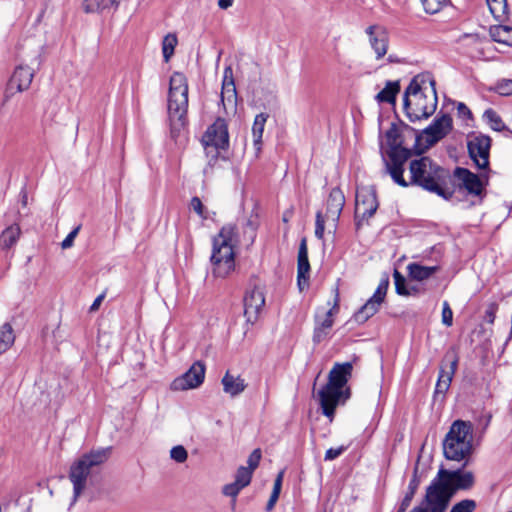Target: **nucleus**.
<instances>
[{
    "instance_id": "nucleus-24",
    "label": "nucleus",
    "mask_w": 512,
    "mask_h": 512,
    "mask_svg": "<svg viewBox=\"0 0 512 512\" xmlns=\"http://www.w3.org/2000/svg\"><path fill=\"white\" fill-rule=\"evenodd\" d=\"M310 264L308 260V249L306 240L303 239L300 243L298 251V267H297V280L300 290L308 286Z\"/></svg>"
},
{
    "instance_id": "nucleus-40",
    "label": "nucleus",
    "mask_w": 512,
    "mask_h": 512,
    "mask_svg": "<svg viewBox=\"0 0 512 512\" xmlns=\"http://www.w3.org/2000/svg\"><path fill=\"white\" fill-rule=\"evenodd\" d=\"M492 91L496 92L501 96H511L512 95V79H501L499 80L493 88Z\"/></svg>"
},
{
    "instance_id": "nucleus-9",
    "label": "nucleus",
    "mask_w": 512,
    "mask_h": 512,
    "mask_svg": "<svg viewBox=\"0 0 512 512\" xmlns=\"http://www.w3.org/2000/svg\"><path fill=\"white\" fill-rule=\"evenodd\" d=\"M345 205V196L341 189L338 187L333 188L330 191L326 212L323 214L321 211L316 213L315 221V236L318 239H323L325 224L329 223L333 229H336L337 222Z\"/></svg>"
},
{
    "instance_id": "nucleus-59",
    "label": "nucleus",
    "mask_w": 512,
    "mask_h": 512,
    "mask_svg": "<svg viewBox=\"0 0 512 512\" xmlns=\"http://www.w3.org/2000/svg\"><path fill=\"white\" fill-rule=\"evenodd\" d=\"M106 4H108L107 9H114L116 10L119 6L120 0H105Z\"/></svg>"
},
{
    "instance_id": "nucleus-12",
    "label": "nucleus",
    "mask_w": 512,
    "mask_h": 512,
    "mask_svg": "<svg viewBox=\"0 0 512 512\" xmlns=\"http://www.w3.org/2000/svg\"><path fill=\"white\" fill-rule=\"evenodd\" d=\"M205 365L201 361L192 364L188 371L175 378L170 388L173 391H185L199 387L205 378Z\"/></svg>"
},
{
    "instance_id": "nucleus-2",
    "label": "nucleus",
    "mask_w": 512,
    "mask_h": 512,
    "mask_svg": "<svg viewBox=\"0 0 512 512\" xmlns=\"http://www.w3.org/2000/svg\"><path fill=\"white\" fill-rule=\"evenodd\" d=\"M438 103L435 82L428 76H415L405 90L403 106L411 122L429 118Z\"/></svg>"
},
{
    "instance_id": "nucleus-41",
    "label": "nucleus",
    "mask_w": 512,
    "mask_h": 512,
    "mask_svg": "<svg viewBox=\"0 0 512 512\" xmlns=\"http://www.w3.org/2000/svg\"><path fill=\"white\" fill-rule=\"evenodd\" d=\"M107 6L105 0H85L83 3L86 13L102 12L106 10Z\"/></svg>"
},
{
    "instance_id": "nucleus-48",
    "label": "nucleus",
    "mask_w": 512,
    "mask_h": 512,
    "mask_svg": "<svg viewBox=\"0 0 512 512\" xmlns=\"http://www.w3.org/2000/svg\"><path fill=\"white\" fill-rule=\"evenodd\" d=\"M415 493L416 492H413V491H410L407 489L396 512H405L408 509V507L410 506Z\"/></svg>"
},
{
    "instance_id": "nucleus-28",
    "label": "nucleus",
    "mask_w": 512,
    "mask_h": 512,
    "mask_svg": "<svg viewBox=\"0 0 512 512\" xmlns=\"http://www.w3.org/2000/svg\"><path fill=\"white\" fill-rule=\"evenodd\" d=\"M489 35L493 41L507 46H512V27L506 25H494L489 29Z\"/></svg>"
},
{
    "instance_id": "nucleus-53",
    "label": "nucleus",
    "mask_w": 512,
    "mask_h": 512,
    "mask_svg": "<svg viewBox=\"0 0 512 512\" xmlns=\"http://www.w3.org/2000/svg\"><path fill=\"white\" fill-rule=\"evenodd\" d=\"M283 474H284L283 471L279 472V474L277 475V477L274 481V485H273L272 492H276V494H278V495H280V491H281V487H282Z\"/></svg>"
},
{
    "instance_id": "nucleus-13",
    "label": "nucleus",
    "mask_w": 512,
    "mask_h": 512,
    "mask_svg": "<svg viewBox=\"0 0 512 512\" xmlns=\"http://www.w3.org/2000/svg\"><path fill=\"white\" fill-rule=\"evenodd\" d=\"M470 158L479 169L489 167V156L491 148V138L487 135L479 134L471 137L467 143Z\"/></svg>"
},
{
    "instance_id": "nucleus-25",
    "label": "nucleus",
    "mask_w": 512,
    "mask_h": 512,
    "mask_svg": "<svg viewBox=\"0 0 512 512\" xmlns=\"http://www.w3.org/2000/svg\"><path fill=\"white\" fill-rule=\"evenodd\" d=\"M223 391L231 397L238 396L245 389L247 384L240 375H234L227 371L221 380Z\"/></svg>"
},
{
    "instance_id": "nucleus-17",
    "label": "nucleus",
    "mask_w": 512,
    "mask_h": 512,
    "mask_svg": "<svg viewBox=\"0 0 512 512\" xmlns=\"http://www.w3.org/2000/svg\"><path fill=\"white\" fill-rule=\"evenodd\" d=\"M221 102L226 113H236L237 91L231 66L225 67L223 72Z\"/></svg>"
},
{
    "instance_id": "nucleus-34",
    "label": "nucleus",
    "mask_w": 512,
    "mask_h": 512,
    "mask_svg": "<svg viewBox=\"0 0 512 512\" xmlns=\"http://www.w3.org/2000/svg\"><path fill=\"white\" fill-rule=\"evenodd\" d=\"M483 119L490 126V128L493 129L494 131L500 132L506 128L500 115L495 110H493L491 108L485 110V112L483 114Z\"/></svg>"
},
{
    "instance_id": "nucleus-39",
    "label": "nucleus",
    "mask_w": 512,
    "mask_h": 512,
    "mask_svg": "<svg viewBox=\"0 0 512 512\" xmlns=\"http://www.w3.org/2000/svg\"><path fill=\"white\" fill-rule=\"evenodd\" d=\"M426 13H438L446 4L448 0H420Z\"/></svg>"
},
{
    "instance_id": "nucleus-29",
    "label": "nucleus",
    "mask_w": 512,
    "mask_h": 512,
    "mask_svg": "<svg viewBox=\"0 0 512 512\" xmlns=\"http://www.w3.org/2000/svg\"><path fill=\"white\" fill-rule=\"evenodd\" d=\"M399 91V81H387L385 87L376 95L375 98L379 103L393 104L396 101V96Z\"/></svg>"
},
{
    "instance_id": "nucleus-14",
    "label": "nucleus",
    "mask_w": 512,
    "mask_h": 512,
    "mask_svg": "<svg viewBox=\"0 0 512 512\" xmlns=\"http://www.w3.org/2000/svg\"><path fill=\"white\" fill-rule=\"evenodd\" d=\"M389 286L388 278L382 279L374 292L373 296L370 297L366 303L354 314V320L362 324L366 322L369 318L375 315L381 304L383 303L387 289Z\"/></svg>"
},
{
    "instance_id": "nucleus-33",
    "label": "nucleus",
    "mask_w": 512,
    "mask_h": 512,
    "mask_svg": "<svg viewBox=\"0 0 512 512\" xmlns=\"http://www.w3.org/2000/svg\"><path fill=\"white\" fill-rule=\"evenodd\" d=\"M338 311H339V292H338V288H336L333 305L326 312L324 319L318 323L317 327L323 328L326 331L329 330L333 326V322H334L333 315L338 313Z\"/></svg>"
},
{
    "instance_id": "nucleus-18",
    "label": "nucleus",
    "mask_w": 512,
    "mask_h": 512,
    "mask_svg": "<svg viewBox=\"0 0 512 512\" xmlns=\"http://www.w3.org/2000/svg\"><path fill=\"white\" fill-rule=\"evenodd\" d=\"M454 178L459 188L467 191L473 196H482L484 191V183L478 175L472 173L466 168L457 167L454 171Z\"/></svg>"
},
{
    "instance_id": "nucleus-54",
    "label": "nucleus",
    "mask_w": 512,
    "mask_h": 512,
    "mask_svg": "<svg viewBox=\"0 0 512 512\" xmlns=\"http://www.w3.org/2000/svg\"><path fill=\"white\" fill-rule=\"evenodd\" d=\"M105 298V294H100L99 296L96 297V299L93 301L92 305L90 306V312H95L99 309L102 301L104 300Z\"/></svg>"
},
{
    "instance_id": "nucleus-30",
    "label": "nucleus",
    "mask_w": 512,
    "mask_h": 512,
    "mask_svg": "<svg viewBox=\"0 0 512 512\" xmlns=\"http://www.w3.org/2000/svg\"><path fill=\"white\" fill-rule=\"evenodd\" d=\"M408 274L411 279L423 281L431 277L437 270V266H422L417 263H410L407 266Z\"/></svg>"
},
{
    "instance_id": "nucleus-43",
    "label": "nucleus",
    "mask_w": 512,
    "mask_h": 512,
    "mask_svg": "<svg viewBox=\"0 0 512 512\" xmlns=\"http://www.w3.org/2000/svg\"><path fill=\"white\" fill-rule=\"evenodd\" d=\"M421 483V475L419 474V460L416 462V465L413 470L412 478L408 484V490L416 492L419 485Z\"/></svg>"
},
{
    "instance_id": "nucleus-27",
    "label": "nucleus",
    "mask_w": 512,
    "mask_h": 512,
    "mask_svg": "<svg viewBox=\"0 0 512 512\" xmlns=\"http://www.w3.org/2000/svg\"><path fill=\"white\" fill-rule=\"evenodd\" d=\"M267 119L268 115L265 113L256 115L254 119L252 126V137L256 155H258L262 149V136Z\"/></svg>"
},
{
    "instance_id": "nucleus-31",
    "label": "nucleus",
    "mask_w": 512,
    "mask_h": 512,
    "mask_svg": "<svg viewBox=\"0 0 512 512\" xmlns=\"http://www.w3.org/2000/svg\"><path fill=\"white\" fill-rule=\"evenodd\" d=\"M493 17L498 21H504L508 14L507 0H486Z\"/></svg>"
},
{
    "instance_id": "nucleus-11",
    "label": "nucleus",
    "mask_w": 512,
    "mask_h": 512,
    "mask_svg": "<svg viewBox=\"0 0 512 512\" xmlns=\"http://www.w3.org/2000/svg\"><path fill=\"white\" fill-rule=\"evenodd\" d=\"M35 75V70L28 65H18L7 84L4 101H8L15 93L29 89Z\"/></svg>"
},
{
    "instance_id": "nucleus-52",
    "label": "nucleus",
    "mask_w": 512,
    "mask_h": 512,
    "mask_svg": "<svg viewBox=\"0 0 512 512\" xmlns=\"http://www.w3.org/2000/svg\"><path fill=\"white\" fill-rule=\"evenodd\" d=\"M327 336V331L323 328L315 327L313 334V341L315 343H320Z\"/></svg>"
},
{
    "instance_id": "nucleus-38",
    "label": "nucleus",
    "mask_w": 512,
    "mask_h": 512,
    "mask_svg": "<svg viewBox=\"0 0 512 512\" xmlns=\"http://www.w3.org/2000/svg\"><path fill=\"white\" fill-rule=\"evenodd\" d=\"M477 503L473 499H464L454 504L450 512H474L476 510Z\"/></svg>"
},
{
    "instance_id": "nucleus-36",
    "label": "nucleus",
    "mask_w": 512,
    "mask_h": 512,
    "mask_svg": "<svg viewBox=\"0 0 512 512\" xmlns=\"http://www.w3.org/2000/svg\"><path fill=\"white\" fill-rule=\"evenodd\" d=\"M393 278H394L395 290H396L397 294L403 295V296L411 295V291L408 290L406 287L405 277L398 270H394Z\"/></svg>"
},
{
    "instance_id": "nucleus-45",
    "label": "nucleus",
    "mask_w": 512,
    "mask_h": 512,
    "mask_svg": "<svg viewBox=\"0 0 512 512\" xmlns=\"http://www.w3.org/2000/svg\"><path fill=\"white\" fill-rule=\"evenodd\" d=\"M261 460V450L255 449L248 457V469L254 472V470L258 467Z\"/></svg>"
},
{
    "instance_id": "nucleus-23",
    "label": "nucleus",
    "mask_w": 512,
    "mask_h": 512,
    "mask_svg": "<svg viewBox=\"0 0 512 512\" xmlns=\"http://www.w3.org/2000/svg\"><path fill=\"white\" fill-rule=\"evenodd\" d=\"M366 33L369 35V41L371 47L376 53V58H382L388 49V34L382 27L379 26H369L366 29Z\"/></svg>"
},
{
    "instance_id": "nucleus-60",
    "label": "nucleus",
    "mask_w": 512,
    "mask_h": 512,
    "mask_svg": "<svg viewBox=\"0 0 512 512\" xmlns=\"http://www.w3.org/2000/svg\"><path fill=\"white\" fill-rule=\"evenodd\" d=\"M36 62H37V65L39 66L41 63L40 55H37Z\"/></svg>"
},
{
    "instance_id": "nucleus-32",
    "label": "nucleus",
    "mask_w": 512,
    "mask_h": 512,
    "mask_svg": "<svg viewBox=\"0 0 512 512\" xmlns=\"http://www.w3.org/2000/svg\"><path fill=\"white\" fill-rule=\"evenodd\" d=\"M15 334L12 326L5 323L0 328V355L6 352L14 343Z\"/></svg>"
},
{
    "instance_id": "nucleus-55",
    "label": "nucleus",
    "mask_w": 512,
    "mask_h": 512,
    "mask_svg": "<svg viewBox=\"0 0 512 512\" xmlns=\"http://www.w3.org/2000/svg\"><path fill=\"white\" fill-rule=\"evenodd\" d=\"M278 498H279V495L276 494V492H272L271 493L270 498H269V500L267 502V505H266V510L267 511H271L274 508Z\"/></svg>"
},
{
    "instance_id": "nucleus-15",
    "label": "nucleus",
    "mask_w": 512,
    "mask_h": 512,
    "mask_svg": "<svg viewBox=\"0 0 512 512\" xmlns=\"http://www.w3.org/2000/svg\"><path fill=\"white\" fill-rule=\"evenodd\" d=\"M318 395L323 414L332 420L337 405L342 398H344V400L349 398L350 390L348 388L341 390L324 385L322 389L319 390Z\"/></svg>"
},
{
    "instance_id": "nucleus-47",
    "label": "nucleus",
    "mask_w": 512,
    "mask_h": 512,
    "mask_svg": "<svg viewBox=\"0 0 512 512\" xmlns=\"http://www.w3.org/2000/svg\"><path fill=\"white\" fill-rule=\"evenodd\" d=\"M242 489L243 487H240L239 484L234 481L233 483L227 484L223 487V494L235 499Z\"/></svg>"
},
{
    "instance_id": "nucleus-46",
    "label": "nucleus",
    "mask_w": 512,
    "mask_h": 512,
    "mask_svg": "<svg viewBox=\"0 0 512 512\" xmlns=\"http://www.w3.org/2000/svg\"><path fill=\"white\" fill-rule=\"evenodd\" d=\"M81 229V226H77L75 227L67 236L66 238L62 241L61 243V247L62 249H68L70 247L73 246V243H74V240L76 238V236L78 235L79 231Z\"/></svg>"
},
{
    "instance_id": "nucleus-42",
    "label": "nucleus",
    "mask_w": 512,
    "mask_h": 512,
    "mask_svg": "<svg viewBox=\"0 0 512 512\" xmlns=\"http://www.w3.org/2000/svg\"><path fill=\"white\" fill-rule=\"evenodd\" d=\"M170 457L177 463H184L188 458V452L182 445L172 447Z\"/></svg>"
},
{
    "instance_id": "nucleus-37",
    "label": "nucleus",
    "mask_w": 512,
    "mask_h": 512,
    "mask_svg": "<svg viewBox=\"0 0 512 512\" xmlns=\"http://www.w3.org/2000/svg\"><path fill=\"white\" fill-rule=\"evenodd\" d=\"M252 475L253 471H251V469L241 466L237 470L235 482H237L240 487L244 488L250 484Z\"/></svg>"
},
{
    "instance_id": "nucleus-3",
    "label": "nucleus",
    "mask_w": 512,
    "mask_h": 512,
    "mask_svg": "<svg viewBox=\"0 0 512 512\" xmlns=\"http://www.w3.org/2000/svg\"><path fill=\"white\" fill-rule=\"evenodd\" d=\"M410 180L406 181L409 185H417L423 189L435 193L438 196L449 200L453 191L444 187L448 173L429 157H421L412 160L409 165Z\"/></svg>"
},
{
    "instance_id": "nucleus-49",
    "label": "nucleus",
    "mask_w": 512,
    "mask_h": 512,
    "mask_svg": "<svg viewBox=\"0 0 512 512\" xmlns=\"http://www.w3.org/2000/svg\"><path fill=\"white\" fill-rule=\"evenodd\" d=\"M498 309V305L495 303H490L485 311L484 319L487 323L493 324L496 317V312Z\"/></svg>"
},
{
    "instance_id": "nucleus-19",
    "label": "nucleus",
    "mask_w": 512,
    "mask_h": 512,
    "mask_svg": "<svg viewBox=\"0 0 512 512\" xmlns=\"http://www.w3.org/2000/svg\"><path fill=\"white\" fill-rule=\"evenodd\" d=\"M265 297L262 289L254 287L248 290L244 297V315L247 322L254 323L263 309Z\"/></svg>"
},
{
    "instance_id": "nucleus-51",
    "label": "nucleus",
    "mask_w": 512,
    "mask_h": 512,
    "mask_svg": "<svg viewBox=\"0 0 512 512\" xmlns=\"http://www.w3.org/2000/svg\"><path fill=\"white\" fill-rule=\"evenodd\" d=\"M191 208L201 217L205 218L204 216V207H203V204L200 200V198L198 197H193L191 199Z\"/></svg>"
},
{
    "instance_id": "nucleus-10",
    "label": "nucleus",
    "mask_w": 512,
    "mask_h": 512,
    "mask_svg": "<svg viewBox=\"0 0 512 512\" xmlns=\"http://www.w3.org/2000/svg\"><path fill=\"white\" fill-rule=\"evenodd\" d=\"M379 202L374 186H359L356 190L355 215L361 221L368 220L377 211Z\"/></svg>"
},
{
    "instance_id": "nucleus-21",
    "label": "nucleus",
    "mask_w": 512,
    "mask_h": 512,
    "mask_svg": "<svg viewBox=\"0 0 512 512\" xmlns=\"http://www.w3.org/2000/svg\"><path fill=\"white\" fill-rule=\"evenodd\" d=\"M444 363L445 365L443 364L440 369L435 394H445L448 391L457 369L458 357L456 355L447 354L444 358Z\"/></svg>"
},
{
    "instance_id": "nucleus-7",
    "label": "nucleus",
    "mask_w": 512,
    "mask_h": 512,
    "mask_svg": "<svg viewBox=\"0 0 512 512\" xmlns=\"http://www.w3.org/2000/svg\"><path fill=\"white\" fill-rule=\"evenodd\" d=\"M385 137L388 146V150L386 151L388 160H385L386 171L396 184L402 187H408L403 173L404 165L411 157L412 152L410 149L401 145L400 133L394 125L387 130Z\"/></svg>"
},
{
    "instance_id": "nucleus-44",
    "label": "nucleus",
    "mask_w": 512,
    "mask_h": 512,
    "mask_svg": "<svg viewBox=\"0 0 512 512\" xmlns=\"http://www.w3.org/2000/svg\"><path fill=\"white\" fill-rule=\"evenodd\" d=\"M442 323L447 327H450L453 323V312L447 301L443 303Z\"/></svg>"
},
{
    "instance_id": "nucleus-61",
    "label": "nucleus",
    "mask_w": 512,
    "mask_h": 512,
    "mask_svg": "<svg viewBox=\"0 0 512 512\" xmlns=\"http://www.w3.org/2000/svg\"><path fill=\"white\" fill-rule=\"evenodd\" d=\"M23 205H26V195L24 196V199H23Z\"/></svg>"
},
{
    "instance_id": "nucleus-5",
    "label": "nucleus",
    "mask_w": 512,
    "mask_h": 512,
    "mask_svg": "<svg viewBox=\"0 0 512 512\" xmlns=\"http://www.w3.org/2000/svg\"><path fill=\"white\" fill-rule=\"evenodd\" d=\"M472 428L468 422L456 420L452 423L443 440V453L446 459L468 463L472 452Z\"/></svg>"
},
{
    "instance_id": "nucleus-50",
    "label": "nucleus",
    "mask_w": 512,
    "mask_h": 512,
    "mask_svg": "<svg viewBox=\"0 0 512 512\" xmlns=\"http://www.w3.org/2000/svg\"><path fill=\"white\" fill-rule=\"evenodd\" d=\"M345 450V446H340L338 448H329L325 453L324 459L325 461H332L338 458Z\"/></svg>"
},
{
    "instance_id": "nucleus-20",
    "label": "nucleus",
    "mask_w": 512,
    "mask_h": 512,
    "mask_svg": "<svg viewBox=\"0 0 512 512\" xmlns=\"http://www.w3.org/2000/svg\"><path fill=\"white\" fill-rule=\"evenodd\" d=\"M452 129V118L448 114L436 117L433 122L423 130L426 135V142L429 145L437 143L444 138Z\"/></svg>"
},
{
    "instance_id": "nucleus-35",
    "label": "nucleus",
    "mask_w": 512,
    "mask_h": 512,
    "mask_svg": "<svg viewBox=\"0 0 512 512\" xmlns=\"http://www.w3.org/2000/svg\"><path fill=\"white\" fill-rule=\"evenodd\" d=\"M177 43H178V39H177L176 34L169 33L163 38L162 53H163L164 61L166 63L169 62L171 57L173 56Z\"/></svg>"
},
{
    "instance_id": "nucleus-26",
    "label": "nucleus",
    "mask_w": 512,
    "mask_h": 512,
    "mask_svg": "<svg viewBox=\"0 0 512 512\" xmlns=\"http://www.w3.org/2000/svg\"><path fill=\"white\" fill-rule=\"evenodd\" d=\"M21 236V228L18 224H12L0 234V248L8 250L14 247Z\"/></svg>"
},
{
    "instance_id": "nucleus-1",
    "label": "nucleus",
    "mask_w": 512,
    "mask_h": 512,
    "mask_svg": "<svg viewBox=\"0 0 512 512\" xmlns=\"http://www.w3.org/2000/svg\"><path fill=\"white\" fill-rule=\"evenodd\" d=\"M474 482V474L471 471H449L441 468L427 487L421 505L414 507L410 512H445L455 492L470 489Z\"/></svg>"
},
{
    "instance_id": "nucleus-16",
    "label": "nucleus",
    "mask_w": 512,
    "mask_h": 512,
    "mask_svg": "<svg viewBox=\"0 0 512 512\" xmlns=\"http://www.w3.org/2000/svg\"><path fill=\"white\" fill-rule=\"evenodd\" d=\"M202 143L205 147H214L216 149H226L229 145V134L226 121L218 118L202 137Z\"/></svg>"
},
{
    "instance_id": "nucleus-4",
    "label": "nucleus",
    "mask_w": 512,
    "mask_h": 512,
    "mask_svg": "<svg viewBox=\"0 0 512 512\" xmlns=\"http://www.w3.org/2000/svg\"><path fill=\"white\" fill-rule=\"evenodd\" d=\"M237 241L236 227L232 224L223 226L213 238L211 263L215 276L224 278L234 270V246Z\"/></svg>"
},
{
    "instance_id": "nucleus-57",
    "label": "nucleus",
    "mask_w": 512,
    "mask_h": 512,
    "mask_svg": "<svg viewBox=\"0 0 512 512\" xmlns=\"http://www.w3.org/2000/svg\"><path fill=\"white\" fill-rule=\"evenodd\" d=\"M464 40H470L471 42L476 43L479 41V36L477 34H463L459 38V41H464Z\"/></svg>"
},
{
    "instance_id": "nucleus-56",
    "label": "nucleus",
    "mask_w": 512,
    "mask_h": 512,
    "mask_svg": "<svg viewBox=\"0 0 512 512\" xmlns=\"http://www.w3.org/2000/svg\"><path fill=\"white\" fill-rule=\"evenodd\" d=\"M457 110L463 116H468V117L471 116V111L464 103H459L457 106Z\"/></svg>"
},
{
    "instance_id": "nucleus-6",
    "label": "nucleus",
    "mask_w": 512,
    "mask_h": 512,
    "mask_svg": "<svg viewBox=\"0 0 512 512\" xmlns=\"http://www.w3.org/2000/svg\"><path fill=\"white\" fill-rule=\"evenodd\" d=\"M111 455V448H100L82 455L70 467L69 479L73 484V501L76 503L86 487V481L92 469L105 463Z\"/></svg>"
},
{
    "instance_id": "nucleus-58",
    "label": "nucleus",
    "mask_w": 512,
    "mask_h": 512,
    "mask_svg": "<svg viewBox=\"0 0 512 512\" xmlns=\"http://www.w3.org/2000/svg\"><path fill=\"white\" fill-rule=\"evenodd\" d=\"M233 2H234V0H219L218 6L221 9H228L229 7H231L233 5Z\"/></svg>"
},
{
    "instance_id": "nucleus-22",
    "label": "nucleus",
    "mask_w": 512,
    "mask_h": 512,
    "mask_svg": "<svg viewBox=\"0 0 512 512\" xmlns=\"http://www.w3.org/2000/svg\"><path fill=\"white\" fill-rule=\"evenodd\" d=\"M353 366L350 362L336 363L329 372L327 386L345 390L348 379L351 377Z\"/></svg>"
},
{
    "instance_id": "nucleus-8",
    "label": "nucleus",
    "mask_w": 512,
    "mask_h": 512,
    "mask_svg": "<svg viewBox=\"0 0 512 512\" xmlns=\"http://www.w3.org/2000/svg\"><path fill=\"white\" fill-rule=\"evenodd\" d=\"M188 108V84L184 74L174 72L170 78L168 113L171 120L182 121Z\"/></svg>"
}]
</instances>
